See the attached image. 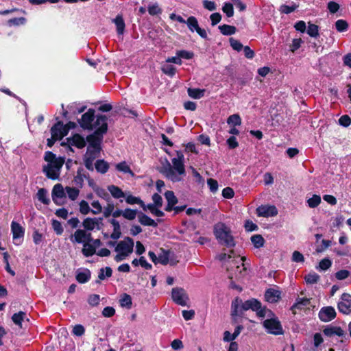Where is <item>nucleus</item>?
<instances>
[{
  "instance_id": "f257e3e1",
  "label": "nucleus",
  "mask_w": 351,
  "mask_h": 351,
  "mask_svg": "<svg viewBox=\"0 0 351 351\" xmlns=\"http://www.w3.org/2000/svg\"><path fill=\"white\" fill-rule=\"evenodd\" d=\"M96 123L97 125L101 124V126L95 130L93 134L88 136L86 138L89 145L88 146L86 153L84 155V165L89 170H93V161L97 157H98L99 154L102 136L108 130L106 116H98L96 119Z\"/></svg>"
},
{
  "instance_id": "f03ea898",
  "label": "nucleus",
  "mask_w": 351,
  "mask_h": 351,
  "mask_svg": "<svg viewBox=\"0 0 351 351\" xmlns=\"http://www.w3.org/2000/svg\"><path fill=\"white\" fill-rule=\"evenodd\" d=\"M184 160L182 152L176 151V157L171 159V164L166 160V165L162 166L160 172L173 182H180L186 176Z\"/></svg>"
},
{
  "instance_id": "7ed1b4c3",
  "label": "nucleus",
  "mask_w": 351,
  "mask_h": 351,
  "mask_svg": "<svg viewBox=\"0 0 351 351\" xmlns=\"http://www.w3.org/2000/svg\"><path fill=\"white\" fill-rule=\"evenodd\" d=\"M45 160L47 165L43 167V171L46 176L51 180H58L60 177V170L64 163V159L56 157L51 152H47L45 155Z\"/></svg>"
},
{
  "instance_id": "20e7f679",
  "label": "nucleus",
  "mask_w": 351,
  "mask_h": 351,
  "mask_svg": "<svg viewBox=\"0 0 351 351\" xmlns=\"http://www.w3.org/2000/svg\"><path fill=\"white\" fill-rule=\"evenodd\" d=\"M213 232L217 240L221 245L228 247H232L235 245L231 230L225 223L222 222L217 223L214 226Z\"/></svg>"
},
{
  "instance_id": "39448f33",
  "label": "nucleus",
  "mask_w": 351,
  "mask_h": 351,
  "mask_svg": "<svg viewBox=\"0 0 351 351\" xmlns=\"http://www.w3.org/2000/svg\"><path fill=\"white\" fill-rule=\"evenodd\" d=\"M245 259V257L237 256L226 265L230 280H239L246 275V267L243 263Z\"/></svg>"
},
{
  "instance_id": "423d86ee",
  "label": "nucleus",
  "mask_w": 351,
  "mask_h": 351,
  "mask_svg": "<svg viewBox=\"0 0 351 351\" xmlns=\"http://www.w3.org/2000/svg\"><path fill=\"white\" fill-rule=\"evenodd\" d=\"M134 241L130 237H125L119 241L115 246V252L117 254L114 257L117 262L125 260L133 252Z\"/></svg>"
},
{
  "instance_id": "0eeeda50",
  "label": "nucleus",
  "mask_w": 351,
  "mask_h": 351,
  "mask_svg": "<svg viewBox=\"0 0 351 351\" xmlns=\"http://www.w3.org/2000/svg\"><path fill=\"white\" fill-rule=\"evenodd\" d=\"M263 326L268 333L279 335L283 334V329L277 317L267 319L263 322Z\"/></svg>"
},
{
  "instance_id": "6e6552de",
  "label": "nucleus",
  "mask_w": 351,
  "mask_h": 351,
  "mask_svg": "<svg viewBox=\"0 0 351 351\" xmlns=\"http://www.w3.org/2000/svg\"><path fill=\"white\" fill-rule=\"evenodd\" d=\"M95 110L89 109L86 113H84L80 121L81 127L86 130H93V128L96 130L101 126V124L97 125L96 121L94 124L92 123L94 120Z\"/></svg>"
},
{
  "instance_id": "1a4fd4ad",
  "label": "nucleus",
  "mask_w": 351,
  "mask_h": 351,
  "mask_svg": "<svg viewBox=\"0 0 351 351\" xmlns=\"http://www.w3.org/2000/svg\"><path fill=\"white\" fill-rule=\"evenodd\" d=\"M171 298L173 301L178 305L182 306L187 305L189 297L186 291L182 288L176 287L172 289Z\"/></svg>"
},
{
  "instance_id": "9d476101",
  "label": "nucleus",
  "mask_w": 351,
  "mask_h": 351,
  "mask_svg": "<svg viewBox=\"0 0 351 351\" xmlns=\"http://www.w3.org/2000/svg\"><path fill=\"white\" fill-rule=\"evenodd\" d=\"M337 308L343 314L351 313V295L349 293H344L341 295L337 304Z\"/></svg>"
},
{
  "instance_id": "9b49d317",
  "label": "nucleus",
  "mask_w": 351,
  "mask_h": 351,
  "mask_svg": "<svg viewBox=\"0 0 351 351\" xmlns=\"http://www.w3.org/2000/svg\"><path fill=\"white\" fill-rule=\"evenodd\" d=\"M91 240L90 233H87L85 230L77 229L73 234L70 236V241L73 243H83Z\"/></svg>"
},
{
  "instance_id": "f8f14e48",
  "label": "nucleus",
  "mask_w": 351,
  "mask_h": 351,
  "mask_svg": "<svg viewBox=\"0 0 351 351\" xmlns=\"http://www.w3.org/2000/svg\"><path fill=\"white\" fill-rule=\"evenodd\" d=\"M185 23L191 32L195 31L202 38H207L206 31L199 26L198 21L195 16L189 17Z\"/></svg>"
},
{
  "instance_id": "ddd939ff",
  "label": "nucleus",
  "mask_w": 351,
  "mask_h": 351,
  "mask_svg": "<svg viewBox=\"0 0 351 351\" xmlns=\"http://www.w3.org/2000/svg\"><path fill=\"white\" fill-rule=\"evenodd\" d=\"M65 193V189L63 188L62 185L56 184L52 190L53 201L58 205L62 204L66 197Z\"/></svg>"
},
{
  "instance_id": "4468645a",
  "label": "nucleus",
  "mask_w": 351,
  "mask_h": 351,
  "mask_svg": "<svg viewBox=\"0 0 351 351\" xmlns=\"http://www.w3.org/2000/svg\"><path fill=\"white\" fill-rule=\"evenodd\" d=\"M51 133L53 138L60 140L68 134L66 126H64L62 122H58L51 129Z\"/></svg>"
},
{
  "instance_id": "2eb2a0df",
  "label": "nucleus",
  "mask_w": 351,
  "mask_h": 351,
  "mask_svg": "<svg viewBox=\"0 0 351 351\" xmlns=\"http://www.w3.org/2000/svg\"><path fill=\"white\" fill-rule=\"evenodd\" d=\"M259 217H269L278 215V210L274 206L261 205L256 208Z\"/></svg>"
},
{
  "instance_id": "dca6fc26",
  "label": "nucleus",
  "mask_w": 351,
  "mask_h": 351,
  "mask_svg": "<svg viewBox=\"0 0 351 351\" xmlns=\"http://www.w3.org/2000/svg\"><path fill=\"white\" fill-rule=\"evenodd\" d=\"M336 316V311L332 306H326L322 308L319 312V319L324 322H328L333 319Z\"/></svg>"
},
{
  "instance_id": "f3484780",
  "label": "nucleus",
  "mask_w": 351,
  "mask_h": 351,
  "mask_svg": "<svg viewBox=\"0 0 351 351\" xmlns=\"http://www.w3.org/2000/svg\"><path fill=\"white\" fill-rule=\"evenodd\" d=\"M11 231L13 236V240L17 241L23 239L25 234V229L17 222L12 221L11 223Z\"/></svg>"
},
{
  "instance_id": "a211bd4d",
  "label": "nucleus",
  "mask_w": 351,
  "mask_h": 351,
  "mask_svg": "<svg viewBox=\"0 0 351 351\" xmlns=\"http://www.w3.org/2000/svg\"><path fill=\"white\" fill-rule=\"evenodd\" d=\"M165 197L167 202V204L165 207V210L170 212L173 210V206L178 203V198L176 197L174 193L172 191H167L165 193Z\"/></svg>"
},
{
  "instance_id": "6ab92c4d",
  "label": "nucleus",
  "mask_w": 351,
  "mask_h": 351,
  "mask_svg": "<svg viewBox=\"0 0 351 351\" xmlns=\"http://www.w3.org/2000/svg\"><path fill=\"white\" fill-rule=\"evenodd\" d=\"M69 145L75 146L77 148H83L86 145L84 138L80 134H76L71 138H66Z\"/></svg>"
},
{
  "instance_id": "aec40b11",
  "label": "nucleus",
  "mask_w": 351,
  "mask_h": 351,
  "mask_svg": "<svg viewBox=\"0 0 351 351\" xmlns=\"http://www.w3.org/2000/svg\"><path fill=\"white\" fill-rule=\"evenodd\" d=\"M281 292L279 290L274 289H269L265 293V299L267 302L271 303L276 302L280 298Z\"/></svg>"
},
{
  "instance_id": "412c9836",
  "label": "nucleus",
  "mask_w": 351,
  "mask_h": 351,
  "mask_svg": "<svg viewBox=\"0 0 351 351\" xmlns=\"http://www.w3.org/2000/svg\"><path fill=\"white\" fill-rule=\"evenodd\" d=\"M261 307V302L258 301L256 299L252 298L250 300H246L242 304V310L247 311L252 310L255 311L256 310H258Z\"/></svg>"
},
{
  "instance_id": "4be33fe9",
  "label": "nucleus",
  "mask_w": 351,
  "mask_h": 351,
  "mask_svg": "<svg viewBox=\"0 0 351 351\" xmlns=\"http://www.w3.org/2000/svg\"><path fill=\"white\" fill-rule=\"evenodd\" d=\"M323 332L325 335L328 337H342L345 334L343 330H342L340 327L337 326L327 327L323 330Z\"/></svg>"
},
{
  "instance_id": "5701e85b",
  "label": "nucleus",
  "mask_w": 351,
  "mask_h": 351,
  "mask_svg": "<svg viewBox=\"0 0 351 351\" xmlns=\"http://www.w3.org/2000/svg\"><path fill=\"white\" fill-rule=\"evenodd\" d=\"M83 227L86 230H93L99 225V221L96 218H86L82 222Z\"/></svg>"
},
{
  "instance_id": "b1692460",
  "label": "nucleus",
  "mask_w": 351,
  "mask_h": 351,
  "mask_svg": "<svg viewBox=\"0 0 351 351\" xmlns=\"http://www.w3.org/2000/svg\"><path fill=\"white\" fill-rule=\"evenodd\" d=\"M108 191L115 199H121L125 197L124 192L119 187L115 185H109L108 186Z\"/></svg>"
},
{
  "instance_id": "393cba45",
  "label": "nucleus",
  "mask_w": 351,
  "mask_h": 351,
  "mask_svg": "<svg viewBox=\"0 0 351 351\" xmlns=\"http://www.w3.org/2000/svg\"><path fill=\"white\" fill-rule=\"evenodd\" d=\"M138 221L143 226L152 227L157 226V223L154 219L142 213L138 215Z\"/></svg>"
},
{
  "instance_id": "a878e982",
  "label": "nucleus",
  "mask_w": 351,
  "mask_h": 351,
  "mask_svg": "<svg viewBox=\"0 0 351 351\" xmlns=\"http://www.w3.org/2000/svg\"><path fill=\"white\" fill-rule=\"evenodd\" d=\"M119 303L121 307L130 309L132 308V298L129 294L123 293L119 300Z\"/></svg>"
},
{
  "instance_id": "bb28decb",
  "label": "nucleus",
  "mask_w": 351,
  "mask_h": 351,
  "mask_svg": "<svg viewBox=\"0 0 351 351\" xmlns=\"http://www.w3.org/2000/svg\"><path fill=\"white\" fill-rule=\"evenodd\" d=\"M111 223L113 226V232L110 235V237L113 239H118L121 234V227L118 221L115 219L111 220Z\"/></svg>"
},
{
  "instance_id": "cd10ccee",
  "label": "nucleus",
  "mask_w": 351,
  "mask_h": 351,
  "mask_svg": "<svg viewBox=\"0 0 351 351\" xmlns=\"http://www.w3.org/2000/svg\"><path fill=\"white\" fill-rule=\"evenodd\" d=\"M90 278V271L88 269H85L82 271H79L77 274L76 279L80 283H85Z\"/></svg>"
},
{
  "instance_id": "c85d7f7f",
  "label": "nucleus",
  "mask_w": 351,
  "mask_h": 351,
  "mask_svg": "<svg viewBox=\"0 0 351 351\" xmlns=\"http://www.w3.org/2000/svg\"><path fill=\"white\" fill-rule=\"evenodd\" d=\"M82 252V254L86 257L91 256L96 253L95 247L92 244H90L88 242H86L84 244H83V248Z\"/></svg>"
},
{
  "instance_id": "c756f323",
  "label": "nucleus",
  "mask_w": 351,
  "mask_h": 351,
  "mask_svg": "<svg viewBox=\"0 0 351 351\" xmlns=\"http://www.w3.org/2000/svg\"><path fill=\"white\" fill-rule=\"evenodd\" d=\"M25 319L28 320V319L26 317V313L23 311L14 313L12 317L13 322L20 327H22V322L24 321Z\"/></svg>"
},
{
  "instance_id": "7c9ffc66",
  "label": "nucleus",
  "mask_w": 351,
  "mask_h": 351,
  "mask_svg": "<svg viewBox=\"0 0 351 351\" xmlns=\"http://www.w3.org/2000/svg\"><path fill=\"white\" fill-rule=\"evenodd\" d=\"M242 304L243 301L237 298L232 302V314L233 315H237L240 311L242 310Z\"/></svg>"
},
{
  "instance_id": "2f4dec72",
  "label": "nucleus",
  "mask_w": 351,
  "mask_h": 351,
  "mask_svg": "<svg viewBox=\"0 0 351 351\" xmlns=\"http://www.w3.org/2000/svg\"><path fill=\"white\" fill-rule=\"evenodd\" d=\"M114 23L117 27V31L119 34H123L125 29V23L121 16H117L114 19Z\"/></svg>"
},
{
  "instance_id": "473e14b6",
  "label": "nucleus",
  "mask_w": 351,
  "mask_h": 351,
  "mask_svg": "<svg viewBox=\"0 0 351 351\" xmlns=\"http://www.w3.org/2000/svg\"><path fill=\"white\" fill-rule=\"evenodd\" d=\"M125 201L129 204H139L143 208L144 210H146V207L143 202L138 197H134L133 195H128L126 197Z\"/></svg>"
},
{
  "instance_id": "72a5a7b5",
  "label": "nucleus",
  "mask_w": 351,
  "mask_h": 351,
  "mask_svg": "<svg viewBox=\"0 0 351 351\" xmlns=\"http://www.w3.org/2000/svg\"><path fill=\"white\" fill-rule=\"evenodd\" d=\"M219 29L221 33L223 35H232L236 32V27L234 26L229 25H223L219 26Z\"/></svg>"
},
{
  "instance_id": "f704fd0d",
  "label": "nucleus",
  "mask_w": 351,
  "mask_h": 351,
  "mask_svg": "<svg viewBox=\"0 0 351 351\" xmlns=\"http://www.w3.org/2000/svg\"><path fill=\"white\" fill-rule=\"evenodd\" d=\"M161 70L165 74L171 77L173 76L176 74V71L175 66L169 64L167 62H165L162 65Z\"/></svg>"
},
{
  "instance_id": "c9c22d12",
  "label": "nucleus",
  "mask_w": 351,
  "mask_h": 351,
  "mask_svg": "<svg viewBox=\"0 0 351 351\" xmlns=\"http://www.w3.org/2000/svg\"><path fill=\"white\" fill-rule=\"evenodd\" d=\"M204 90L198 88H189L187 92L189 95L193 99H200L204 96Z\"/></svg>"
},
{
  "instance_id": "e433bc0d",
  "label": "nucleus",
  "mask_w": 351,
  "mask_h": 351,
  "mask_svg": "<svg viewBox=\"0 0 351 351\" xmlns=\"http://www.w3.org/2000/svg\"><path fill=\"white\" fill-rule=\"evenodd\" d=\"M227 123L230 125L239 126L241 125V119L238 114H234L228 118Z\"/></svg>"
},
{
  "instance_id": "4c0bfd02",
  "label": "nucleus",
  "mask_w": 351,
  "mask_h": 351,
  "mask_svg": "<svg viewBox=\"0 0 351 351\" xmlns=\"http://www.w3.org/2000/svg\"><path fill=\"white\" fill-rule=\"evenodd\" d=\"M251 241L256 248L263 247L265 243V240L261 234H255L252 236L251 237Z\"/></svg>"
},
{
  "instance_id": "58836bf2",
  "label": "nucleus",
  "mask_w": 351,
  "mask_h": 351,
  "mask_svg": "<svg viewBox=\"0 0 351 351\" xmlns=\"http://www.w3.org/2000/svg\"><path fill=\"white\" fill-rule=\"evenodd\" d=\"M116 169L119 171H121V172H123L125 173H129L132 176H134V174L132 171L130 167H129V165L125 162H121L116 165Z\"/></svg>"
},
{
  "instance_id": "ea45409f",
  "label": "nucleus",
  "mask_w": 351,
  "mask_h": 351,
  "mask_svg": "<svg viewBox=\"0 0 351 351\" xmlns=\"http://www.w3.org/2000/svg\"><path fill=\"white\" fill-rule=\"evenodd\" d=\"M65 191L69 199H71V200H75L77 198L80 193V191L77 189L70 186H66L65 188Z\"/></svg>"
},
{
  "instance_id": "a19ab883",
  "label": "nucleus",
  "mask_w": 351,
  "mask_h": 351,
  "mask_svg": "<svg viewBox=\"0 0 351 351\" xmlns=\"http://www.w3.org/2000/svg\"><path fill=\"white\" fill-rule=\"evenodd\" d=\"M112 270L110 267L100 269L98 274V278L100 280H104L106 278H109L112 276Z\"/></svg>"
},
{
  "instance_id": "79ce46f5",
  "label": "nucleus",
  "mask_w": 351,
  "mask_h": 351,
  "mask_svg": "<svg viewBox=\"0 0 351 351\" xmlns=\"http://www.w3.org/2000/svg\"><path fill=\"white\" fill-rule=\"evenodd\" d=\"M97 171L101 173H105L108 169V165L103 160H97L95 165Z\"/></svg>"
},
{
  "instance_id": "37998d69",
  "label": "nucleus",
  "mask_w": 351,
  "mask_h": 351,
  "mask_svg": "<svg viewBox=\"0 0 351 351\" xmlns=\"http://www.w3.org/2000/svg\"><path fill=\"white\" fill-rule=\"evenodd\" d=\"M321 203V197L319 195H313L311 198L307 199V204L310 208H316Z\"/></svg>"
},
{
  "instance_id": "c03bdc74",
  "label": "nucleus",
  "mask_w": 351,
  "mask_h": 351,
  "mask_svg": "<svg viewBox=\"0 0 351 351\" xmlns=\"http://www.w3.org/2000/svg\"><path fill=\"white\" fill-rule=\"evenodd\" d=\"M148 12L150 15L154 16L162 13V9L160 8L158 3L149 4L147 8Z\"/></svg>"
},
{
  "instance_id": "a18cd8bd",
  "label": "nucleus",
  "mask_w": 351,
  "mask_h": 351,
  "mask_svg": "<svg viewBox=\"0 0 351 351\" xmlns=\"http://www.w3.org/2000/svg\"><path fill=\"white\" fill-rule=\"evenodd\" d=\"M310 304V300L308 298H298L295 303L292 306L293 308L302 309L303 307L308 306Z\"/></svg>"
},
{
  "instance_id": "49530a36",
  "label": "nucleus",
  "mask_w": 351,
  "mask_h": 351,
  "mask_svg": "<svg viewBox=\"0 0 351 351\" xmlns=\"http://www.w3.org/2000/svg\"><path fill=\"white\" fill-rule=\"evenodd\" d=\"M335 27L339 32H345L348 28V24L346 21L339 19L335 22Z\"/></svg>"
},
{
  "instance_id": "de8ad7c7",
  "label": "nucleus",
  "mask_w": 351,
  "mask_h": 351,
  "mask_svg": "<svg viewBox=\"0 0 351 351\" xmlns=\"http://www.w3.org/2000/svg\"><path fill=\"white\" fill-rule=\"evenodd\" d=\"M137 214L136 210L126 208L123 210V217L128 220H133L136 218Z\"/></svg>"
},
{
  "instance_id": "09e8293b",
  "label": "nucleus",
  "mask_w": 351,
  "mask_h": 351,
  "mask_svg": "<svg viewBox=\"0 0 351 351\" xmlns=\"http://www.w3.org/2000/svg\"><path fill=\"white\" fill-rule=\"evenodd\" d=\"M162 252L158 255V263L167 265L169 263V252L161 249Z\"/></svg>"
},
{
  "instance_id": "8fccbe9b",
  "label": "nucleus",
  "mask_w": 351,
  "mask_h": 351,
  "mask_svg": "<svg viewBox=\"0 0 351 351\" xmlns=\"http://www.w3.org/2000/svg\"><path fill=\"white\" fill-rule=\"evenodd\" d=\"M146 210L148 209L153 215L157 217H163L164 213L160 210L158 209V206L154 204L145 205Z\"/></svg>"
},
{
  "instance_id": "3c124183",
  "label": "nucleus",
  "mask_w": 351,
  "mask_h": 351,
  "mask_svg": "<svg viewBox=\"0 0 351 351\" xmlns=\"http://www.w3.org/2000/svg\"><path fill=\"white\" fill-rule=\"evenodd\" d=\"M95 191L99 197L103 198L104 199L106 200L107 202H110V197L109 194L108 193V192L105 189H104L102 188L97 187L95 189Z\"/></svg>"
},
{
  "instance_id": "603ef678",
  "label": "nucleus",
  "mask_w": 351,
  "mask_h": 351,
  "mask_svg": "<svg viewBox=\"0 0 351 351\" xmlns=\"http://www.w3.org/2000/svg\"><path fill=\"white\" fill-rule=\"evenodd\" d=\"M38 199L43 204H48L49 199L47 197V191L44 189H40L37 193Z\"/></svg>"
},
{
  "instance_id": "864d4df0",
  "label": "nucleus",
  "mask_w": 351,
  "mask_h": 351,
  "mask_svg": "<svg viewBox=\"0 0 351 351\" xmlns=\"http://www.w3.org/2000/svg\"><path fill=\"white\" fill-rule=\"evenodd\" d=\"M79 206H80V212L82 215H87L90 212H91L89 204H88V202L86 201L82 200L80 202Z\"/></svg>"
},
{
  "instance_id": "5fc2aeb1",
  "label": "nucleus",
  "mask_w": 351,
  "mask_h": 351,
  "mask_svg": "<svg viewBox=\"0 0 351 351\" xmlns=\"http://www.w3.org/2000/svg\"><path fill=\"white\" fill-rule=\"evenodd\" d=\"M319 279V276L316 273H310L305 276V280L308 284H315Z\"/></svg>"
},
{
  "instance_id": "6e6d98bb",
  "label": "nucleus",
  "mask_w": 351,
  "mask_h": 351,
  "mask_svg": "<svg viewBox=\"0 0 351 351\" xmlns=\"http://www.w3.org/2000/svg\"><path fill=\"white\" fill-rule=\"evenodd\" d=\"M222 10L226 13L228 17H232L234 15L233 5L230 3H225L222 8Z\"/></svg>"
},
{
  "instance_id": "4d7b16f0",
  "label": "nucleus",
  "mask_w": 351,
  "mask_h": 351,
  "mask_svg": "<svg viewBox=\"0 0 351 351\" xmlns=\"http://www.w3.org/2000/svg\"><path fill=\"white\" fill-rule=\"evenodd\" d=\"M26 22V19L24 17L20 18H14L11 19L8 21V24L9 26H18L20 25H23Z\"/></svg>"
},
{
  "instance_id": "13d9d810",
  "label": "nucleus",
  "mask_w": 351,
  "mask_h": 351,
  "mask_svg": "<svg viewBox=\"0 0 351 351\" xmlns=\"http://www.w3.org/2000/svg\"><path fill=\"white\" fill-rule=\"evenodd\" d=\"M93 209L90 210L91 213L94 215H98L102 212V206L98 200H94L91 203Z\"/></svg>"
},
{
  "instance_id": "bf43d9fd",
  "label": "nucleus",
  "mask_w": 351,
  "mask_h": 351,
  "mask_svg": "<svg viewBox=\"0 0 351 351\" xmlns=\"http://www.w3.org/2000/svg\"><path fill=\"white\" fill-rule=\"evenodd\" d=\"M318 29L317 25L309 23L307 29V33L311 37H317L319 34Z\"/></svg>"
},
{
  "instance_id": "052dcab7",
  "label": "nucleus",
  "mask_w": 351,
  "mask_h": 351,
  "mask_svg": "<svg viewBox=\"0 0 351 351\" xmlns=\"http://www.w3.org/2000/svg\"><path fill=\"white\" fill-rule=\"evenodd\" d=\"M114 209V204L112 202H108L107 206H105L104 209V212H103L104 216L106 218L110 217L111 215H112Z\"/></svg>"
},
{
  "instance_id": "680f3d73",
  "label": "nucleus",
  "mask_w": 351,
  "mask_h": 351,
  "mask_svg": "<svg viewBox=\"0 0 351 351\" xmlns=\"http://www.w3.org/2000/svg\"><path fill=\"white\" fill-rule=\"evenodd\" d=\"M297 8H298V5L295 4H293L291 6L287 5H282L280 7V11L284 14H289V13H291L293 11H295Z\"/></svg>"
},
{
  "instance_id": "e2e57ef3",
  "label": "nucleus",
  "mask_w": 351,
  "mask_h": 351,
  "mask_svg": "<svg viewBox=\"0 0 351 351\" xmlns=\"http://www.w3.org/2000/svg\"><path fill=\"white\" fill-rule=\"evenodd\" d=\"M207 184H208V186L209 187V189L210 191L212 192V193H215L218 190V182L217 180L213 179V178H209L207 180Z\"/></svg>"
},
{
  "instance_id": "0e129e2a",
  "label": "nucleus",
  "mask_w": 351,
  "mask_h": 351,
  "mask_svg": "<svg viewBox=\"0 0 351 351\" xmlns=\"http://www.w3.org/2000/svg\"><path fill=\"white\" fill-rule=\"evenodd\" d=\"M331 245V241L329 240L323 239L322 241V245L316 248V252L321 253L324 252Z\"/></svg>"
},
{
  "instance_id": "69168bd1",
  "label": "nucleus",
  "mask_w": 351,
  "mask_h": 351,
  "mask_svg": "<svg viewBox=\"0 0 351 351\" xmlns=\"http://www.w3.org/2000/svg\"><path fill=\"white\" fill-rule=\"evenodd\" d=\"M291 260L295 263H304V257L300 252L294 251L292 254Z\"/></svg>"
},
{
  "instance_id": "338daca9",
  "label": "nucleus",
  "mask_w": 351,
  "mask_h": 351,
  "mask_svg": "<svg viewBox=\"0 0 351 351\" xmlns=\"http://www.w3.org/2000/svg\"><path fill=\"white\" fill-rule=\"evenodd\" d=\"M176 55L180 56V59L184 58L186 60L191 59L193 57V53L185 50L178 51Z\"/></svg>"
},
{
  "instance_id": "774afa93",
  "label": "nucleus",
  "mask_w": 351,
  "mask_h": 351,
  "mask_svg": "<svg viewBox=\"0 0 351 351\" xmlns=\"http://www.w3.org/2000/svg\"><path fill=\"white\" fill-rule=\"evenodd\" d=\"M230 43L232 49L237 51H240L243 48V45L233 38H230Z\"/></svg>"
}]
</instances>
